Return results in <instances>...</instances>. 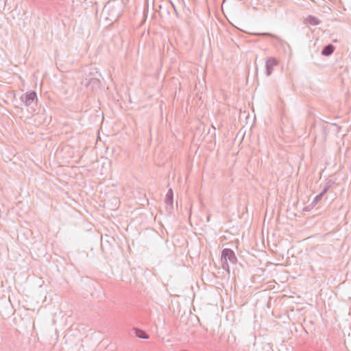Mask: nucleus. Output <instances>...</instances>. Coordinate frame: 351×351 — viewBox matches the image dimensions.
Instances as JSON below:
<instances>
[{
    "instance_id": "nucleus-5",
    "label": "nucleus",
    "mask_w": 351,
    "mask_h": 351,
    "mask_svg": "<svg viewBox=\"0 0 351 351\" xmlns=\"http://www.w3.org/2000/svg\"><path fill=\"white\" fill-rule=\"evenodd\" d=\"M278 62L274 58H269L265 62L266 67V75L269 76L272 71L274 66L277 65Z\"/></svg>"
},
{
    "instance_id": "nucleus-7",
    "label": "nucleus",
    "mask_w": 351,
    "mask_h": 351,
    "mask_svg": "<svg viewBox=\"0 0 351 351\" xmlns=\"http://www.w3.org/2000/svg\"><path fill=\"white\" fill-rule=\"evenodd\" d=\"M304 21L311 25H317L321 23V21L319 19L312 15H308Z\"/></svg>"
},
{
    "instance_id": "nucleus-10",
    "label": "nucleus",
    "mask_w": 351,
    "mask_h": 351,
    "mask_svg": "<svg viewBox=\"0 0 351 351\" xmlns=\"http://www.w3.org/2000/svg\"><path fill=\"white\" fill-rule=\"evenodd\" d=\"M115 7L114 6V5L111 4V3L110 1H108L104 7V10L103 11L104 12H109L110 10H113L114 9Z\"/></svg>"
},
{
    "instance_id": "nucleus-13",
    "label": "nucleus",
    "mask_w": 351,
    "mask_h": 351,
    "mask_svg": "<svg viewBox=\"0 0 351 351\" xmlns=\"http://www.w3.org/2000/svg\"><path fill=\"white\" fill-rule=\"evenodd\" d=\"M207 220H208V221H209V220H210V216H209V215L207 217Z\"/></svg>"
},
{
    "instance_id": "nucleus-9",
    "label": "nucleus",
    "mask_w": 351,
    "mask_h": 351,
    "mask_svg": "<svg viewBox=\"0 0 351 351\" xmlns=\"http://www.w3.org/2000/svg\"><path fill=\"white\" fill-rule=\"evenodd\" d=\"M135 335L136 337L141 339H147L149 338V335L146 333L145 331L139 329V328H134Z\"/></svg>"
},
{
    "instance_id": "nucleus-3",
    "label": "nucleus",
    "mask_w": 351,
    "mask_h": 351,
    "mask_svg": "<svg viewBox=\"0 0 351 351\" xmlns=\"http://www.w3.org/2000/svg\"><path fill=\"white\" fill-rule=\"evenodd\" d=\"M21 100L23 101L27 106H29L34 100H37L36 93L34 90L27 92L21 96Z\"/></svg>"
},
{
    "instance_id": "nucleus-11",
    "label": "nucleus",
    "mask_w": 351,
    "mask_h": 351,
    "mask_svg": "<svg viewBox=\"0 0 351 351\" xmlns=\"http://www.w3.org/2000/svg\"><path fill=\"white\" fill-rule=\"evenodd\" d=\"M323 196H324V195L321 193L319 194H318L317 195H316L312 202V204L313 206H315L317 204V202H319L322 199Z\"/></svg>"
},
{
    "instance_id": "nucleus-2",
    "label": "nucleus",
    "mask_w": 351,
    "mask_h": 351,
    "mask_svg": "<svg viewBox=\"0 0 351 351\" xmlns=\"http://www.w3.org/2000/svg\"><path fill=\"white\" fill-rule=\"evenodd\" d=\"M82 84L94 92L100 88L101 81L96 77H87L82 80Z\"/></svg>"
},
{
    "instance_id": "nucleus-1",
    "label": "nucleus",
    "mask_w": 351,
    "mask_h": 351,
    "mask_svg": "<svg viewBox=\"0 0 351 351\" xmlns=\"http://www.w3.org/2000/svg\"><path fill=\"white\" fill-rule=\"evenodd\" d=\"M221 261L222 268L230 273L228 261L232 264H235L237 261V258L232 249L225 248L221 251Z\"/></svg>"
},
{
    "instance_id": "nucleus-8",
    "label": "nucleus",
    "mask_w": 351,
    "mask_h": 351,
    "mask_svg": "<svg viewBox=\"0 0 351 351\" xmlns=\"http://www.w3.org/2000/svg\"><path fill=\"white\" fill-rule=\"evenodd\" d=\"M334 184L335 181L332 180H328L326 181L325 183L324 184L321 193H322L324 195Z\"/></svg>"
},
{
    "instance_id": "nucleus-6",
    "label": "nucleus",
    "mask_w": 351,
    "mask_h": 351,
    "mask_svg": "<svg viewBox=\"0 0 351 351\" xmlns=\"http://www.w3.org/2000/svg\"><path fill=\"white\" fill-rule=\"evenodd\" d=\"M335 46L332 44H328L324 46L322 50V55L324 56H330L335 51Z\"/></svg>"
},
{
    "instance_id": "nucleus-12",
    "label": "nucleus",
    "mask_w": 351,
    "mask_h": 351,
    "mask_svg": "<svg viewBox=\"0 0 351 351\" xmlns=\"http://www.w3.org/2000/svg\"><path fill=\"white\" fill-rule=\"evenodd\" d=\"M259 35H261L262 36H269V37L275 38L276 40L280 39V38L278 36L272 34L271 33H261V34H259Z\"/></svg>"
},
{
    "instance_id": "nucleus-4",
    "label": "nucleus",
    "mask_w": 351,
    "mask_h": 351,
    "mask_svg": "<svg viewBox=\"0 0 351 351\" xmlns=\"http://www.w3.org/2000/svg\"><path fill=\"white\" fill-rule=\"evenodd\" d=\"M173 192L172 189H169L166 194L165 197V204L166 208L169 213H171L173 209Z\"/></svg>"
}]
</instances>
